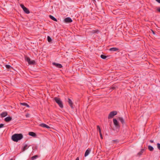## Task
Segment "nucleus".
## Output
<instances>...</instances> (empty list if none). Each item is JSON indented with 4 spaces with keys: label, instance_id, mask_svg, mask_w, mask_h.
I'll return each instance as SVG.
<instances>
[{
    "label": "nucleus",
    "instance_id": "obj_23",
    "mask_svg": "<svg viewBox=\"0 0 160 160\" xmlns=\"http://www.w3.org/2000/svg\"><path fill=\"white\" fill-rule=\"evenodd\" d=\"M148 149L150 151H152L154 150L153 147L152 146L150 145L148 146Z\"/></svg>",
    "mask_w": 160,
    "mask_h": 160
},
{
    "label": "nucleus",
    "instance_id": "obj_33",
    "mask_svg": "<svg viewBox=\"0 0 160 160\" xmlns=\"http://www.w3.org/2000/svg\"><path fill=\"white\" fill-rule=\"evenodd\" d=\"M29 114H27L26 115V117H29Z\"/></svg>",
    "mask_w": 160,
    "mask_h": 160
},
{
    "label": "nucleus",
    "instance_id": "obj_39",
    "mask_svg": "<svg viewBox=\"0 0 160 160\" xmlns=\"http://www.w3.org/2000/svg\"><path fill=\"white\" fill-rule=\"evenodd\" d=\"M10 160H13V159L12 158L10 159Z\"/></svg>",
    "mask_w": 160,
    "mask_h": 160
},
{
    "label": "nucleus",
    "instance_id": "obj_19",
    "mask_svg": "<svg viewBox=\"0 0 160 160\" xmlns=\"http://www.w3.org/2000/svg\"><path fill=\"white\" fill-rule=\"evenodd\" d=\"M144 150H145L144 149H141V151L138 153V155L139 156H141V155H142V153L143 152Z\"/></svg>",
    "mask_w": 160,
    "mask_h": 160
},
{
    "label": "nucleus",
    "instance_id": "obj_24",
    "mask_svg": "<svg viewBox=\"0 0 160 160\" xmlns=\"http://www.w3.org/2000/svg\"><path fill=\"white\" fill-rule=\"evenodd\" d=\"M108 57V56L104 55L103 54H102L100 56V57L103 59H105Z\"/></svg>",
    "mask_w": 160,
    "mask_h": 160
},
{
    "label": "nucleus",
    "instance_id": "obj_15",
    "mask_svg": "<svg viewBox=\"0 0 160 160\" xmlns=\"http://www.w3.org/2000/svg\"><path fill=\"white\" fill-rule=\"evenodd\" d=\"M119 49L117 48H112L109 49V50L110 51H116L118 50Z\"/></svg>",
    "mask_w": 160,
    "mask_h": 160
},
{
    "label": "nucleus",
    "instance_id": "obj_29",
    "mask_svg": "<svg viewBox=\"0 0 160 160\" xmlns=\"http://www.w3.org/2000/svg\"><path fill=\"white\" fill-rule=\"evenodd\" d=\"M157 145L158 149L160 150V144L159 143H158Z\"/></svg>",
    "mask_w": 160,
    "mask_h": 160
},
{
    "label": "nucleus",
    "instance_id": "obj_18",
    "mask_svg": "<svg viewBox=\"0 0 160 160\" xmlns=\"http://www.w3.org/2000/svg\"><path fill=\"white\" fill-rule=\"evenodd\" d=\"M29 146L28 147L27 144H26L22 148V151L23 152L25 151L29 147Z\"/></svg>",
    "mask_w": 160,
    "mask_h": 160
},
{
    "label": "nucleus",
    "instance_id": "obj_3",
    "mask_svg": "<svg viewBox=\"0 0 160 160\" xmlns=\"http://www.w3.org/2000/svg\"><path fill=\"white\" fill-rule=\"evenodd\" d=\"M25 61L27 62L29 65H34L36 64L35 60H31L30 58L26 56H25Z\"/></svg>",
    "mask_w": 160,
    "mask_h": 160
},
{
    "label": "nucleus",
    "instance_id": "obj_14",
    "mask_svg": "<svg viewBox=\"0 0 160 160\" xmlns=\"http://www.w3.org/2000/svg\"><path fill=\"white\" fill-rule=\"evenodd\" d=\"M40 126L44 128H50V127L44 123H41L40 124Z\"/></svg>",
    "mask_w": 160,
    "mask_h": 160
},
{
    "label": "nucleus",
    "instance_id": "obj_12",
    "mask_svg": "<svg viewBox=\"0 0 160 160\" xmlns=\"http://www.w3.org/2000/svg\"><path fill=\"white\" fill-rule=\"evenodd\" d=\"M12 120V118L10 116H8L6 117L4 119V120L6 122H8Z\"/></svg>",
    "mask_w": 160,
    "mask_h": 160
},
{
    "label": "nucleus",
    "instance_id": "obj_22",
    "mask_svg": "<svg viewBox=\"0 0 160 160\" xmlns=\"http://www.w3.org/2000/svg\"><path fill=\"white\" fill-rule=\"evenodd\" d=\"M20 104L23 106H26L27 107H30L29 106L27 103L25 102L20 103Z\"/></svg>",
    "mask_w": 160,
    "mask_h": 160
},
{
    "label": "nucleus",
    "instance_id": "obj_4",
    "mask_svg": "<svg viewBox=\"0 0 160 160\" xmlns=\"http://www.w3.org/2000/svg\"><path fill=\"white\" fill-rule=\"evenodd\" d=\"M117 111H113L111 112L109 114L108 118L110 119L112 118L113 117L117 114Z\"/></svg>",
    "mask_w": 160,
    "mask_h": 160
},
{
    "label": "nucleus",
    "instance_id": "obj_31",
    "mask_svg": "<svg viewBox=\"0 0 160 160\" xmlns=\"http://www.w3.org/2000/svg\"><path fill=\"white\" fill-rule=\"evenodd\" d=\"M99 31L98 30H95L93 32L94 33H97Z\"/></svg>",
    "mask_w": 160,
    "mask_h": 160
},
{
    "label": "nucleus",
    "instance_id": "obj_38",
    "mask_svg": "<svg viewBox=\"0 0 160 160\" xmlns=\"http://www.w3.org/2000/svg\"><path fill=\"white\" fill-rule=\"evenodd\" d=\"M76 160H79V158L78 157H77L76 158Z\"/></svg>",
    "mask_w": 160,
    "mask_h": 160
},
{
    "label": "nucleus",
    "instance_id": "obj_11",
    "mask_svg": "<svg viewBox=\"0 0 160 160\" xmlns=\"http://www.w3.org/2000/svg\"><path fill=\"white\" fill-rule=\"evenodd\" d=\"M68 104L70 105L71 108H73L74 107L73 106V102L72 101V100L71 99H70L69 98H68Z\"/></svg>",
    "mask_w": 160,
    "mask_h": 160
},
{
    "label": "nucleus",
    "instance_id": "obj_16",
    "mask_svg": "<svg viewBox=\"0 0 160 160\" xmlns=\"http://www.w3.org/2000/svg\"><path fill=\"white\" fill-rule=\"evenodd\" d=\"M28 134L31 136H32L33 137H35L36 136V134L35 133L33 132H29L28 133Z\"/></svg>",
    "mask_w": 160,
    "mask_h": 160
},
{
    "label": "nucleus",
    "instance_id": "obj_26",
    "mask_svg": "<svg viewBox=\"0 0 160 160\" xmlns=\"http://www.w3.org/2000/svg\"><path fill=\"white\" fill-rule=\"evenodd\" d=\"M119 141L118 139L114 140L112 141V143H117Z\"/></svg>",
    "mask_w": 160,
    "mask_h": 160
},
{
    "label": "nucleus",
    "instance_id": "obj_7",
    "mask_svg": "<svg viewBox=\"0 0 160 160\" xmlns=\"http://www.w3.org/2000/svg\"><path fill=\"white\" fill-rule=\"evenodd\" d=\"M64 22L66 23H71L72 22V19L70 17H67L64 19Z\"/></svg>",
    "mask_w": 160,
    "mask_h": 160
},
{
    "label": "nucleus",
    "instance_id": "obj_2",
    "mask_svg": "<svg viewBox=\"0 0 160 160\" xmlns=\"http://www.w3.org/2000/svg\"><path fill=\"white\" fill-rule=\"evenodd\" d=\"M54 100L58 104L60 108H62L63 107L62 102L60 98L58 97H55L54 98Z\"/></svg>",
    "mask_w": 160,
    "mask_h": 160
},
{
    "label": "nucleus",
    "instance_id": "obj_1",
    "mask_svg": "<svg viewBox=\"0 0 160 160\" xmlns=\"http://www.w3.org/2000/svg\"><path fill=\"white\" fill-rule=\"evenodd\" d=\"M23 138V135L21 133H15L12 136V139L14 142H18Z\"/></svg>",
    "mask_w": 160,
    "mask_h": 160
},
{
    "label": "nucleus",
    "instance_id": "obj_6",
    "mask_svg": "<svg viewBox=\"0 0 160 160\" xmlns=\"http://www.w3.org/2000/svg\"><path fill=\"white\" fill-rule=\"evenodd\" d=\"M113 123L115 127L118 128H119L120 126L119 125V122L117 120L116 118H114L113 120Z\"/></svg>",
    "mask_w": 160,
    "mask_h": 160
},
{
    "label": "nucleus",
    "instance_id": "obj_27",
    "mask_svg": "<svg viewBox=\"0 0 160 160\" xmlns=\"http://www.w3.org/2000/svg\"><path fill=\"white\" fill-rule=\"evenodd\" d=\"M97 130L99 131V133H100V132H101L100 128L98 125L97 126Z\"/></svg>",
    "mask_w": 160,
    "mask_h": 160
},
{
    "label": "nucleus",
    "instance_id": "obj_28",
    "mask_svg": "<svg viewBox=\"0 0 160 160\" xmlns=\"http://www.w3.org/2000/svg\"><path fill=\"white\" fill-rule=\"evenodd\" d=\"M4 125L3 124H0V128H2L4 127Z\"/></svg>",
    "mask_w": 160,
    "mask_h": 160
},
{
    "label": "nucleus",
    "instance_id": "obj_8",
    "mask_svg": "<svg viewBox=\"0 0 160 160\" xmlns=\"http://www.w3.org/2000/svg\"><path fill=\"white\" fill-rule=\"evenodd\" d=\"M118 119L120 121L123 126L126 125L125 121L122 117H119L118 118Z\"/></svg>",
    "mask_w": 160,
    "mask_h": 160
},
{
    "label": "nucleus",
    "instance_id": "obj_25",
    "mask_svg": "<svg viewBox=\"0 0 160 160\" xmlns=\"http://www.w3.org/2000/svg\"><path fill=\"white\" fill-rule=\"evenodd\" d=\"M47 39H48V42H52V39L49 36H48V37H47Z\"/></svg>",
    "mask_w": 160,
    "mask_h": 160
},
{
    "label": "nucleus",
    "instance_id": "obj_35",
    "mask_svg": "<svg viewBox=\"0 0 160 160\" xmlns=\"http://www.w3.org/2000/svg\"><path fill=\"white\" fill-rule=\"evenodd\" d=\"M151 143H153V141L152 140H151L149 141Z\"/></svg>",
    "mask_w": 160,
    "mask_h": 160
},
{
    "label": "nucleus",
    "instance_id": "obj_36",
    "mask_svg": "<svg viewBox=\"0 0 160 160\" xmlns=\"http://www.w3.org/2000/svg\"><path fill=\"white\" fill-rule=\"evenodd\" d=\"M111 88L112 90H114L116 88L115 87H112Z\"/></svg>",
    "mask_w": 160,
    "mask_h": 160
},
{
    "label": "nucleus",
    "instance_id": "obj_34",
    "mask_svg": "<svg viewBox=\"0 0 160 160\" xmlns=\"http://www.w3.org/2000/svg\"><path fill=\"white\" fill-rule=\"evenodd\" d=\"M158 3H160V0H155Z\"/></svg>",
    "mask_w": 160,
    "mask_h": 160
},
{
    "label": "nucleus",
    "instance_id": "obj_9",
    "mask_svg": "<svg viewBox=\"0 0 160 160\" xmlns=\"http://www.w3.org/2000/svg\"><path fill=\"white\" fill-rule=\"evenodd\" d=\"M52 64L54 66H55L57 68H61L62 67V65L61 64L58 63H57L55 62H53Z\"/></svg>",
    "mask_w": 160,
    "mask_h": 160
},
{
    "label": "nucleus",
    "instance_id": "obj_21",
    "mask_svg": "<svg viewBox=\"0 0 160 160\" xmlns=\"http://www.w3.org/2000/svg\"><path fill=\"white\" fill-rule=\"evenodd\" d=\"M6 68L8 69L11 70V69H13V68L10 65H5Z\"/></svg>",
    "mask_w": 160,
    "mask_h": 160
},
{
    "label": "nucleus",
    "instance_id": "obj_10",
    "mask_svg": "<svg viewBox=\"0 0 160 160\" xmlns=\"http://www.w3.org/2000/svg\"><path fill=\"white\" fill-rule=\"evenodd\" d=\"M8 115V112L6 111H5L2 112L0 114V116L1 118H3L5 117Z\"/></svg>",
    "mask_w": 160,
    "mask_h": 160
},
{
    "label": "nucleus",
    "instance_id": "obj_30",
    "mask_svg": "<svg viewBox=\"0 0 160 160\" xmlns=\"http://www.w3.org/2000/svg\"><path fill=\"white\" fill-rule=\"evenodd\" d=\"M157 10L158 12H160V7L158 8H157Z\"/></svg>",
    "mask_w": 160,
    "mask_h": 160
},
{
    "label": "nucleus",
    "instance_id": "obj_5",
    "mask_svg": "<svg viewBox=\"0 0 160 160\" xmlns=\"http://www.w3.org/2000/svg\"><path fill=\"white\" fill-rule=\"evenodd\" d=\"M20 6L23 9V11L26 13L28 14L30 13V11L28 9L25 7L23 4H21L20 5Z\"/></svg>",
    "mask_w": 160,
    "mask_h": 160
},
{
    "label": "nucleus",
    "instance_id": "obj_17",
    "mask_svg": "<svg viewBox=\"0 0 160 160\" xmlns=\"http://www.w3.org/2000/svg\"><path fill=\"white\" fill-rule=\"evenodd\" d=\"M49 17L50 19L53 20L54 21L56 22L57 21V19H56L55 17H54L52 16L51 15H49Z\"/></svg>",
    "mask_w": 160,
    "mask_h": 160
},
{
    "label": "nucleus",
    "instance_id": "obj_32",
    "mask_svg": "<svg viewBox=\"0 0 160 160\" xmlns=\"http://www.w3.org/2000/svg\"><path fill=\"white\" fill-rule=\"evenodd\" d=\"M100 133V137L102 139L103 138H102V135L101 133V132H100V133Z\"/></svg>",
    "mask_w": 160,
    "mask_h": 160
},
{
    "label": "nucleus",
    "instance_id": "obj_13",
    "mask_svg": "<svg viewBox=\"0 0 160 160\" xmlns=\"http://www.w3.org/2000/svg\"><path fill=\"white\" fill-rule=\"evenodd\" d=\"M91 151V149L90 148H88V149H87L85 151V154H84V157H86L87 156H88V154H89Z\"/></svg>",
    "mask_w": 160,
    "mask_h": 160
},
{
    "label": "nucleus",
    "instance_id": "obj_20",
    "mask_svg": "<svg viewBox=\"0 0 160 160\" xmlns=\"http://www.w3.org/2000/svg\"><path fill=\"white\" fill-rule=\"evenodd\" d=\"M38 155H35L32 157L31 159V160H34L36 158H38Z\"/></svg>",
    "mask_w": 160,
    "mask_h": 160
},
{
    "label": "nucleus",
    "instance_id": "obj_37",
    "mask_svg": "<svg viewBox=\"0 0 160 160\" xmlns=\"http://www.w3.org/2000/svg\"><path fill=\"white\" fill-rule=\"evenodd\" d=\"M152 33L153 34H155V32H154L153 31V30H152Z\"/></svg>",
    "mask_w": 160,
    "mask_h": 160
}]
</instances>
